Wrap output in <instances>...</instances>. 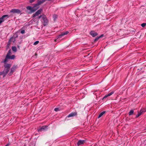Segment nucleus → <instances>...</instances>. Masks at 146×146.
Instances as JSON below:
<instances>
[{
  "label": "nucleus",
  "instance_id": "1",
  "mask_svg": "<svg viewBox=\"0 0 146 146\" xmlns=\"http://www.w3.org/2000/svg\"><path fill=\"white\" fill-rule=\"evenodd\" d=\"M4 66L5 68L3 72H0V76L3 75V77L5 76L6 74L9 72L11 65L9 64H6Z\"/></svg>",
  "mask_w": 146,
  "mask_h": 146
},
{
  "label": "nucleus",
  "instance_id": "2",
  "mask_svg": "<svg viewBox=\"0 0 146 146\" xmlns=\"http://www.w3.org/2000/svg\"><path fill=\"white\" fill-rule=\"evenodd\" d=\"M38 8V7H34V5L33 7L28 6L26 7L27 9L30 11L31 13H32L36 11Z\"/></svg>",
  "mask_w": 146,
  "mask_h": 146
},
{
  "label": "nucleus",
  "instance_id": "3",
  "mask_svg": "<svg viewBox=\"0 0 146 146\" xmlns=\"http://www.w3.org/2000/svg\"><path fill=\"white\" fill-rule=\"evenodd\" d=\"M9 17V15H3L0 18V24L3 22L7 19Z\"/></svg>",
  "mask_w": 146,
  "mask_h": 146
},
{
  "label": "nucleus",
  "instance_id": "4",
  "mask_svg": "<svg viewBox=\"0 0 146 146\" xmlns=\"http://www.w3.org/2000/svg\"><path fill=\"white\" fill-rule=\"evenodd\" d=\"M42 11V9L40 8L35 13L32 15L33 17H35L37 16H38L40 14Z\"/></svg>",
  "mask_w": 146,
  "mask_h": 146
},
{
  "label": "nucleus",
  "instance_id": "5",
  "mask_svg": "<svg viewBox=\"0 0 146 146\" xmlns=\"http://www.w3.org/2000/svg\"><path fill=\"white\" fill-rule=\"evenodd\" d=\"M10 13H16L17 14H19L21 13V11L18 9H11L10 11Z\"/></svg>",
  "mask_w": 146,
  "mask_h": 146
},
{
  "label": "nucleus",
  "instance_id": "6",
  "mask_svg": "<svg viewBox=\"0 0 146 146\" xmlns=\"http://www.w3.org/2000/svg\"><path fill=\"white\" fill-rule=\"evenodd\" d=\"M42 19V21L44 23V26H45L48 23V21L47 18L46 17V16L44 15V16H43Z\"/></svg>",
  "mask_w": 146,
  "mask_h": 146
},
{
  "label": "nucleus",
  "instance_id": "7",
  "mask_svg": "<svg viewBox=\"0 0 146 146\" xmlns=\"http://www.w3.org/2000/svg\"><path fill=\"white\" fill-rule=\"evenodd\" d=\"M17 68V66L14 65L11 68V71L9 73V75H11V74L13 73L16 70Z\"/></svg>",
  "mask_w": 146,
  "mask_h": 146
},
{
  "label": "nucleus",
  "instance_id": "8",
  "mask_svg": "<svg viewBox=\"0 0 146 146\" xmlns=\"http://www.w3.org/2000/svg\"><path fill=\"white\" fill-rule=\"evenodd\" d=\"M86 141L85 140H79L77 143V145L78 146L81 145L85 143Z\"/></svg>",
  "mask_w": 146,
  "mask_h": 146
},
{
  "label": "nucleus",
  "instance_id": "9",
  "mask_svg": "<svg viewBox=\"0 0 146 146\" xmlns=\"http://www.w3.org/2000/svg\"><path fill=\"white\" fill-rule=\"evenodd\" d=\"M69 33L68 31H66L64 32L61 33V34L59 35L58 36V38H60L62 37V36L67 34Z\"/></svg>",
  "mask_w": 146,
  "mask_h": 146
},
{
  "label": "nucleus",
  "instance_id": "10",
  "mask_svg": "<svg viewBox=\"0 0 146 146\" xmlns=\"http://www.w3.org/2000/svg\"><path fill=\"white\" fill-rule=\"evenodd\" d=\"M77 113L76 112H74L71 113L69 114L68 116V117H74L77 115Z\"/></svg>",
  "mask_w": 146,
  "mask_h": 146
},
{
  "label": "nucleus",
  "instance_id": "11",
  "mask_svg": "<svg viewBox=\"0 0 146 146\" xmlns=\"http://www.w3.org/2000/svg\"><path fill=\"white\" fill-rule=\"evenodd\" d=\"M90 34L91 35H92L93 37H94L97 36L98 35L97 33L95 32L94 31H91L90 33Z\"/></svg>",
  "mask_w": 146,
  "mask_h": 146
},
{
  "label": "nucleus",
  "instance_id": "12",
  "mask_svg": "<svg viewBox=\"0 0 146 146\" xmlns=\"http://www.w3.org/2000/svg\"><path fill=\"white\" fill-rule=\"evenodd\" d=\"M47 127V126L46 125L43 126L38 130V131H40L42 130H45Z\"/></svg>",
  "mask_w": 146,
  "mask_h": 146
},
{
  "label": "nucleus",
  "instance_id": "13",
  "mask_svg": "<svg viewBox=\"0 0 146 146\" xmlns=\"http://www.w3.org/2000/svg\"><path fill=\"white\" fill-rule=\"evenodd\" d=\"M42 3L41 0H38V1L37 3L34 5V7H39L38 6Z\"/></svg>",
  "mask_w": 146,
  "mask_h": 146
},
{
  "label": "nucleus",
  "instance_id": "14",
  "mask_svg": "<svg viewBox=\"0 0 146 146\" xmlns=\"http://www.w3.org/2000/svg\"><path fill=\"white\" fill-rule=\"evenodd\" d=\"M8 57L9 59H13L15 58V56L14 55H10Z\"/></svg>",
  "mask_w": 146,
  "mask_h": 146
},
{
  "label": "nucleus",
  "instance_id": "15",
  "mask_svg": "<svg viewBox=\"0 0 146 146\" xmlns=\"http://www.w3.org/2000/svg\"><path fill=\"white\" fill-rule=\"evenodd\" d=\"M105 113V111H103L98 116V118H100L101 117H102V116Z\"/></svg>",
  "mask_w": 146,
  "mask_h": 146
},
{
  "label": "nucleus",
  "instance_id": "16",
  "mask_svg": "<svg viewBox=\"0 0 146 146\" xmlns=\"http://www.w3.org/2000/svg\"><path fill=\"white\" fill-rule=\"evenodd\" d=\"M12 50L15 52H16L17 51V48L15 46H12Z\"/></svg>",
  "mask_w": 146,
  "mask_h": 146
},
{
  "label": "nucleus",
  "instance_id": "17",
  "mask_svg": "<svg viewBox=\"0 0 146 146\" xmlns=\"http://www.w3.org/2000/svg\"><path fill=\"white\" fill-rule=\"evenodd\" d=\"M134 113V111L133 110H131L128 113V114L129 115H132Z\"/></svg>",
  "mask_w": 146,
  "mask_h": 146
},
{
  "label": "nucleus",
  "instance_id": "18",
  "mask_svg": "<svg viewBox=\"0 0 146 146\" xmlns=\"http://www.w3.org/2000/svg\"><path fill=\"white\" fill-rule=\"evenodd\" d=\"M15 41V38H14L13 37L11 38L9 40L10 42H14Z\"/></svg>",
  "mask_w": 146,
  "mask_h": 146
},
{
  "label": "nucleus",
  "instance_id": "19",
  "mask_svg": "<svg viewBox=\"0 0 146 146\" xmlns=\"http://www.w3.org/2000/svg\"><path fill=\"white\" fill-rule=\"evenodd\" d=\"M103 36V35H101V36H99V37H98L97 36L94 40V41H97L100 38H101V37H102Z\"/></svg>",
  "mask_w": 146,
  "mask_h": 146
},
{
  "label": "nucleus",
  "instance_id": "20",
  "mask_svg": "<svg viewBox=\"0 0 146 146\" xmlns=\"http://www.w3.org/2000/svg\"><path fill=\"white\" fill-rule=\"evenodd\" d=\"M11 54V50H10L8 52L7 54L6 55L7 57H8Z\"/></svg>",
  "mask_w": 146,
  "mask_h": 146
},
{
  "label": "nucleus",
  "instance_id": "21",
  "mask_svg": "<svg viewBox=\"0 0 146 146\" xmlns=\"http://www.w3.org/2000/svg\"><path fill=\"white\" fill-rule=\"evenodd\" d=\"M111 95L110 94V93H109L108 94H106V95H105L104 97L103 98V100L104 99V98H106L107 97H108V96H110Z\"/></svg>",
  "mask_w": 146,
  "mask_h": 146
},
{
  "label": "nucleus",
  "instance_id": "22",
  "mask_svg": "<svg viewBox=\"0 0 146 146\" xmlns=\"http://www.w3.org/2000/svg\"><path fill=\"white\" fill-rule=\"evenodd\" d=\"M140 111L142 113L143 112H144L146 111V108L141 109Z\"/></svg>",
  "mask_w": 146,
  "mask_h": 146
},
{
  "label": "nucleus",
  "instance_id": "23",
  "mask_svg": "<svg viewBox=\"0 0 146 146\" xmlns=\"http://www.w3.org/2000/svg\"><path fill=\"white\" fill-rule=\"evenodd\" d=\"M54 110L56 111H57L60 110V108H55Z\"/></svg>",
  "mask_w": 146,
  "mask_h": 146
},
{
  "label": "nucleus",
  "instance_id": "24",
  "mask_svg": "<svg viewBox=\"0 0 146 146\" xmlns=\"http://www.w3.org/2000/svg\"><path fill=\"white\" fill-rule=\"evenodd\" d=\"M44 15H40L38 16L37 17V18H38V19H40L41 17H42V18L43 17V16H44Z\"/></svg>",
  "mask_w": 146,
  "mask_h": 146
},
{
  "label": "nucleus",
  "instance_id": "25",
  "mask_svg": "<svg viewBox=\"0 0 146 146\" xmlns=\"http://www.w3.org/2000/svg\"><path fill=\"white\" fill-rule=\"evenodd\" d=\"M8 59H9L8 57H7V56H6L4 60V62H7Z\"/></svg>",
  "mask_w": 146,
  "mask_h": 146
},
{
  "label": "nucleus",
  "instance_id": "26",
  "mask_svg": "<svg viewBox=\"0 0 146 146\" xmlns=\"http://www.w3.org/2000/svg\"><path fill=\"white\" fill-rule=\"evenodd\" d=\"M39 41H36L33 44L34 45H36L39 43Z\"/></svg>",
  "mask_w": 146,
  "mask_h": 146
},
{
  "label": "nucleus",
  "instance_id": "27",
  "mask_svg": "<svg viewBox=\"0 0 146 146\" xmlns=\"http://www.w3.org/2000/svg\"><path fill=\"white\" fill-rule=\"evenodd\" d=\"M146 25V23H143L141 24V26L143 27H144Z\"/></svg>",
  "mask_w": 146,
  "mask_h": 146
},
{
  "label": "nucleus",
  "instance_id": "28",
  "mask_svg": "<svg viewBox=\"0 0 146 146\" xmlns=\"http://www.w3.org/2000/svg\"><path fill=\"white\" fill-rule=\"evenodd\" d=\"M21 33L22 34H24L25 33V30H21Z\"/></svg>",
  "mask_w": 146,
  "mask_h": 146
},
{
  "label": "nucleus",
  "instance_id": "29",
  "mask_svg": "<svg viewBox=\"0 0 146 146\" xmlns=\"http://www.w3.org/2000/svg\"><path fill=\"white\" fill-rule=\"evenodd\" d=\"M35 0H30V3H32L35 1Z\"/></svg>",
  "mask_w": 146,
  "mask_h": 146
},
{
  "label": "nucleus",
  "instance_id": "30",
  "mask_svg": "<svg viewBox=\"0 0 146 146\" xmlns=\"http://www.w3.org/2000/svg\"><path fill=\"white\" fill-rule=\"evenodd\" d=\"M114 93V92L113 91H112V92H110L109 93L111 95L112 94H113Z\"/></svg>",
  "mask_w": 146,
  "mask_h": 146
},
{
  "label": "nucleus",
  "instance_id": "31",
  "mask_svg": "<svg viewBox=\"0 0 146 146\" xmlns=\"http://www.w3.org/2000/svg\"><path fill=\"white\" fill-rule=\"evenodd\" d=\"M142 113L141 112V111H140L138 113V115H139V116H140V115H141L142 114Z\"/></svg>",
  "mask_w": 146,
  "mask_h": 146
},
{
  "label": "nucleus",
  "instance_id": "32",
  "mask_svg": "<svg viewBox=\"0 0 146 146\" xmlns=\"http://www.w3.org/2000/svg\"><path fill=\"white\" fill-rule=\"evenodd\" d=\"M53 17L54 19H55L56 17V15H53Z\"/></svg>",
  "mask_w": 146,
  "mask_h": 146
},
{
  "label": "nucleus",
  "instance_id": "33",
  "mask_svg": "<svg viewBox=\"0 0 146 146\" xmlns=\"http://www.w3.org/2000/svg\"><path fill=\"white\" fill-rule=\"evenodd\" d=\"M46 0H41L42 3H44L46 1Z\"/></svg>",
  "mask_w": 146,
  "mask_h": 146
},
{
  "label": "nucleus",
  "instance_id": "34",
  "mask_svg": "<svg viewBox=\"0 0 146 146\" xmlns=\"http://www.w3.org/2000/svg\"><path fill=\"white\" fill-rule=\"evenodd\" d=\"M139 115H138V114H137V115H136V117H139Z\"/></svg>",
  "mask_w": 146,
  "mask_h": 146
},
{
  "label": "nucleus",
  "instance_id": "35",
  "mask_svg": "<svg viewBox=\"0 0 146 146\" xmlns=\"http://www.w3.org/2000/svg\"><path fill=\"white\" fill-rule=\"evenodd\" d=\"M139 115H138V114H137V115H136V117H139Z\"/></svg>",
  "mask_w": 146,
  "mask_h": 146
},
{
  "label": "nucleus",
  "instance_id": "36",
  "mask_svg": "<svg viewBox=\"0 0 146 146\" xmlns=\"http://www.w3.org/2000/svg\"><path fill=\"white\" fill-rule=\"evenodd\" d=\"M7 144L9 146V145H11V143H8V144Z\"/></svg>",
  "mask_w": 146,
  "mask_h": 146
},
{
  "label": "nucleus",
  "instance_id": "37",
  "mask_svg": "<svg viewBox=\"0 0 146 146\" xmlns=\"http://www.w3.org/2000/svg\"><path fill=\"white\" fill-rule=\"evenodd\" d=\"M93 94L94 95H96V94L95 92H94Z\"/></svg>",
  "mask_w": 146,
  "mask_h": 146
},
{
  "label": "nucleus",
  "instance_id": "38",
  "mask_svg": "<svg viewBox=\"0 0 146 146\" xmlns=\"http://www.w3.org/2000/svg\"><path fill=\"white\" fill-rule=\"evenodd\" d=\"M5 146H9L7 144Z\"/></svg>",
  "mask_w": 146,
  "mask_h": 146
},
{
  "label": "nucleus",
  "instance_id": "39",
  "mask_svg": "<svg viewBox=\"0 0 146 146\" xmlns=\"http://www.w3.org/2000/svg\"><path fill=\"white\" fill-rule=\"evenodd\" d=\"M55 41H56V40H55Z\"/></svg>",
  "mask_w": 146,
  "mask_h": 146
},
{
  "label": "nucleus",
  "instance_id": "40",
  "mask_svg": "<svg viewBox=\"0 0 146 146\" xmlns=\"http://www.w3.org/2000/svg\"><path fill=\"white\" fill-rule=\"evenodd\" d=\"M48 1H50V0H48Z\"/></svg>",
  "mask_w": 146,
  "mask_h": 146
}]
</instances>
